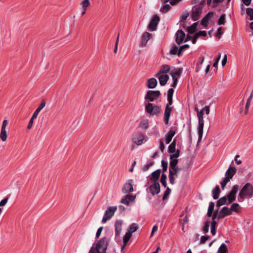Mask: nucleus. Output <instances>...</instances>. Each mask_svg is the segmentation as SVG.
I'll list each match as a JSON object with an SVG mask.
<instances>
[{"instance_id":"473e14b6","label":"nucleus","mask_w":253,"mask_h":253,"mask_svg":"<svg viewBox=\"0 0 253 253\" xmlns=\"http://www.w3.org/2000/svg\"><path fill=\"white\" fill-rule=\"evenodd\" d=\"M153 104L151 103H148L145 106V111L148 113L153 115Z\"/></svg>"},{"instance_id":"423d86ee","label":"nucleus","mask_w":253,"mask_h":253,"mask_svg":"<svg viewBox=\"0 0 253 253\" xmlns=\"http://www.w3.org/2000/svg\"><path fill=\"white\" fill-rule=\"evenodd\" d=\"M202 12V6L196 5L192 8L191 16L194 21L197 20Z\"/></svg>"},{"instance_id":"49530a36","label":"nucleus","mask_w":253,"mask_h":253,"mask_svg":"<svg viewBox=\"0 0 253 253\" xmlns=\"http://www.w3.org/2000/svg\"><path fill=\"white\" fill-rule=\"evenodd\" d=\"M210 224V222L209 221H207L204 224V226L203 228V231L205 233H207L209 231V226Z\"/></svg>"},{"instance_id":"0e129e2a","label":"nucleus","mask_w":253,"mask_h":253,"mask_svg":"<svg viewBox=\"0 0 253 253\" xmlns=\"http://www.w3.org/2000/svg\"><path fill=\"white\" fill-rule=\"evenodd\" d=\"M204 109L203 108L201 111H198L197 113V117L198 119H204L203 118V114H204Z\"/></svg>"},{"instance_id":"4d7b16f0","label":"nucleus","mask_w":253,"mask_h":253,"mask_svg":"<svg viewBox=\"0 0 253 253\" xmlns=\"http://www.w3.org/2000/svg\"><path fill=\"white\" fill-rule=\"evenodd\" d=\"M154 163L153 162H151L149 164L145 165L142 168L143 170L144 171H147V170H148V169L150 168V167H151V166H152L154 165Z\"/></svg>"},{"instance_id":"20e7f679","label":"nucleus","mask_w":253,"mask_h":253,"mask_svg":"<svg viewBox=\"0 0 253 253\" xmlns=\"http://www.w3.org/2000/svg\"><path fill=\"white\" fill-rule=\"evenodd\" d=\"M123 221L122 220H118L115 223V240L117 242L119 241V237L122 231V225Z\"/></svg>"},{"instance_id":"bf43d9fd","label":"nucleus","mask_w":253,"mask_h":253,"mask_svg":"<svg viewBox=\"0 0 253 253\" xmlns=\"http://www.w3.org/2000/svg\"><path fill=\"white\" fill-rule=\"evenodd\" d=\"M175 176L172 175V174L170 173V174H169V180L170 183L171 184H174L175 183Z\"/></svg>"},{"instance_id":"680f3d73","label":"nucleus","mask_w":253,"mask_h":253,"mask_svg":"<svg viewBox=\"0 0 253 253\" xmlns=\"http://www.w3.org/2000/svg\"><path fill=\"white\" fill-rule=\"evenodd\" d=\"M162 166L163 167V169L164 171H166L168 169V163L164 160H162Z\"/></svg>"},{"instance_id":"ddd939ff","label":"nucleus","mask_w":253,"mask_h":253,"mask_svg":"<svg viewBox=\"0 0 253 253\" xmlns=\"http://www.w3.org/2000/svg\"><path fill=\"white\" fill-rule=\"evenodd\" d=\"M153 183L149 187V191L152 195H155L160 192V185L159 182Z\"/></svg>"},{"instance_id":"58836bf2","label":"nucleus","mask_w":253,"mask_h":253,"mask_svg":"<svg viewBox=\"0 0 253 253\" xmlns=\"http://www.w3.org/2000/svg\"><path fill=\"white\" fill-rule=\"evenodd\" d=\"M167 175L165 173H163L161 177L160 181L163 186H164L165 187H166L167 186Z\"/></svg>"},{"instance_id":"6e6d98bb","label":"nucleus","mask_w":253,"mask_h":253,"mask_svg":"<svg viewBox=\"0 0 253 253\" xmlns=\"http://www.w3.org/2000/svg\"><path fill=\"white\" fill-rule=\"evenodd\" d=\"M180 151L179 150H177L174 154L170 155V159H175L179 156Z\"/></svg>"},{"instance_id":"774afa93","label":"nucleus","mask_w":253,"mask_h":253,"mask_svg":"<svg viewBox=\"0 0 253 253\" xmlns=\"http://www.w3.org/2000/svg\"><path fill=\"white\" fill-rule=\"evenodd\" d=\"M8 198L6 197L0 202V207L4 206L8 201Z\"/></svg>"},{"instance_id":"a18cd8bd","label":"nucleus","mask_w":253,"mask_h":253,"mask_svg":"<svg viewBox=\"0 0 253 253\" xmlns=\"http://www.w3.org/2000/svg\"><path fill=\"white\" fill-rule=\"evenodd\" d=\"M153 115H158L161 112V107L159 106H157V105L153 106Z\"/></svg>"},{"instance_id":"7ed1b4c3","label":"nucleus","mask_w":253,"mask_h":253,"mask_svg":"<svg viewBox=\"0 0 253 253\" xmlns=\"http://www.w3.org/2000/svg\"><path fill=\"white\" fill-rule=\"evenodd\" d=\"M117 209V207L115 206L109 207L105 212L102 220V223H104L109 220L113 216Z\"/></svg>"},{"instance_id":"9b49d317","label":"nucleus","mask_w":253,"mask_h":253,"mask_svg":"<svg viewBox=\"0 0 253 253\" xmlns=\"http://www.w3.org/2000/svg\"><path fill=\"white\" fill-rule=\"evenodd\" d=\"M8 124V121L6 120H4L2 122L0 134V138L2 141H6L7 139V132L6 130V126Z\"/></svg>"},{"instance_id":"052dcab7","label":"nucleus","mask_w":253,"mask_h":253,"mask_svg":"<svg viewBox=\"0 0 253 253\" xmlns=\"http://www.w3.org/2000/svg\"><path fill=\"white\" fill-rule=\"evenodd\" d=\"M209 23L208 19L204 17L201 22V24L205 27H207L208 26Z\"/></svg>"},{"instance_id":"c756f323","label":"nucleus","mask_w":253,"mask_h":253,"mask_svg":"<svg viewBox=\"0 0 253 253\" xmlns=\"http://www.w3.org/2000/svg\"><path fill=\"white\" fill-rule=\"evenodd\" d=\"M228 250L226 245L224 244H221L217 250V253H228Z\"/></svg>"},{"instance_id":"f03ea898","label":"nucleus","mask_w":253,"mask_h":253,"mask_svg":"<svg viewBox=\"0 0 253 253\" xmlns=\"http://www.w3.org/2000/svg\"><path fill=\"white\" fill-rule=\"evenodd\" d=\"M253 196V185L250 183H246L240 191L238 195V201H243L245 197L251 198Z\"/></svg>"},{"instance_id":"603ef678","label":"nucleus","mask_w":253,"mask_h":253,"mask_svg":"<svg viewBox=\"0 0 253 253\" xmlns=\"http://www.w3.org/2000/svg\"><path fill=\"white\" fill-rule=\"evenodd\" d=\"M247 14L250 17V20H253V9L248 8L247 9Z\"/></svg>"},{"instance_id":"e433bc0d","label":"nucleus","mask_w":253,"mask_h":253,"mask_svg":"<svg viewBox=\"0 0 253 253\" xmlns=\"http://www.w3.org/2000/svg\"><path fill=\"white\" fill-rule=\"evenodd\" d=\"M90 1L89 0H83L80 3L82 6V9H87V7L90 5Z\"/></svg>"},{"instance_id":"cd10ccee","label":"nucleus","mask_w":253,"mask_h":253,"mask_svg":"<svg viewBox=\"0 0 253 253\" xmlns=\"http://www.w3.org/2000/svg\"><path fill=\"white\" fill-rule=\"evenodd\" d=\"M198 23H194L191 26L187 28L188 32L190 34H194L197 30Z\"/></svg>"},{"instance_id":"a19ab883","label":"nucleus","mask_w":253,"mask_h":253,"mask_svg":"<svg viewBox=\"0 0 253 253\" xmlns=\"http://www.w3.org/2000/svg\"><path fill=\"white\" fill-rule=\"evenodd\" d=\"M131 236H132V234L128 232H127L126 233L124 237V239H123V242H124L125 244L127 243V242L130 239Z\"/></svg>"},{"instance_id":"2eb2a0df","label":"nucleus","mask_w":253,"mask_h":253,"mask_svg":"<svg viewBox=\"0 0 253 253\" xmlns=\"http://www.w3.org/2000/svg\"><path fill=\"white\" fill-rule=\"evenodd\" d=\"M135 198V196H133L129 194L126 195L122 198L121 200V203L126 205L128 206L129 203L131 201H134Z\"/></svg>"},{"instance_id":"c85d7f7f","label":"nucleus","mask_w":253,"mask_h":253,"mask_svg":"<svg viewBox=\"0 0 253 253\" xmlns=\"http://www.w3.org/2000/svg\"><path fill=\"white\" fill-rule=\"evenodd\" d=\"M175 132L174 131L170 130L169 131V132L168 134L167 135L166 138V143L167 144H169L171 142L172 138L173 137V136L175 135Z\"/></svg>"},{"instance_id":"f257e3e1","label":"nucleus","mask_w":253,"mask_h":253,"mask_svg":"<svg viewBox=\"0 0 253 253\" xmlns=\"http://www.w3.org/2000/svg\"><path fill=\"white\" fill-rule=\"evenodd\" d=\"M109 240L106 237L100 239L95 247H92L89 253H106Z\"/></svg>"},{"instance_id":"4c0bfd02","label":"nucleus","mask_w":253,"mask_h":253,"mask_svg":"<svg viewBox=\"0 0 253 253\" xmlns=\"http://www.w3.org/2000/svg\"><path fill=\"white\" fill-rule=\"evenodd\" d=\"M176 142L174 140L169 146V152L173 153L175 151Z\"/></svg>"},{"instance_id":"f8f14e48","label":"nucleus","mask_w":253,"mask_h":253,"mask_svg":"<svg viewBox=\"0 0 253 253\" xmlns=\"http://www.w3.org/2000/svg\"><path fill=\"white\" fill-rule=\"evenodd\" d=\"M144 139V136L140 132L136 133L132 138V142L137 145H141Z\"/></svg>"},{"instance_id":"dca6fc26","label":"nucleus","mask_w":253,"mask_h":253,"mask_svg":"<svg viewBox=\"0 0 253 253\" xmlns=\"http://www.w3.org/2000/svg\"><path fill=\"white\" fill-rule=\"evenodd\" d=\"M152 37L151 34H150L148 32H145L142 37L141 44L140 45L141 47H144L146 46L148 41L150 40Z\"/></svg>"},{"instance_id":"a878e982","label":"nucleus","mask_w":253,"mask_h":253,"mask_svg":"<svg viewBox=\"0 0 253 253\" xmlns=\"http://www.w3.org/2000/svg\"><path fill=\"white\" fill-rule=\"evenodd\" d=\"M229 203L228 202V200L227 199V197L225 196V197L221 198L220 199H219V200H218L217 201V203H216V206L219 208L222 205H224L225 204L227 205Z\"/></svg>"},{"instance_id":"864d4df0","label":"nucleus","mask_w":253,"mask_h":253,"mask_svg":"<svg viewBox=\"0 0 253 253\" xmlns=\"http://www.w3.org/2000/svg\"><path fill=\"white\" fill-rule=\"evenodd\" d=\"M189 47L188 44H184L181 46L178 49V55L180 56L182 51L185 49L188 48Z\"/></svg>"},{"instance_id":"0eeeda50","label":"nucleus","mask_w":253,"mask_h":253,"mask_svg":"<svg viewBox=\"0 0 253 253\" xmlns=\"http://www.w3.org/2000/svg\"><path fill=\"white\" fill-rule=\"evenodd\" d=\"M238 190V186L237 185H234L232 190L226 196L228 200L229 204L232 203L236 199V194Z\"/></svg>"},{"instance_id":"b1692460","label":"nucleus","mask_w":253,"mask_h":253,"mask_svg":"<svg viewBox=\"0 0 253 253\" xmlns=\"http://www.w3.org/2000/svg\"><path fill=\"white\" fill-rule=\"evenodd\" d=\"M157 85V81L155 78H151L147 80V86L149 88H154Z\"/></svg>"},{"instance_id":"393cba45","label":"nucleus","mask_w":253,"mask_h":253,"mask_svg":"<svg viewBox=\"0 0 253 253\" xmlns=\"http://www.w3.org/2000/svg\"><path fill=\"white\" fill-rule=\"evenodd\" d=\"M220 190L218 185H216L215 187L212 190V197L214 199L216 200L218 199Z\"/></svg>"},{"instance_id":"ea45409f","label":"nucleus","mask_w":253,"mask_h":253,"mask_svg":"<svg viewBox=\"0 0 253 253\" xmlns=\"http://www.w3.org/2000/svg\"><path fill=\"white\" fill-rule=\"evenodd\" d=\"M217 224V222L215 220L212 221L211 222V233L213 235H215L216 234L215 226Z\"/></svg>"},{"instance_id":"e2e57ef3","label":"nucleus","mask_w":253,"mask_h":253,"mask_svg":"<svg viewBox=\"0 0 253 253\" xmlns=\"http://www.w3.org/2000/svg\"><path fill=\"white\" fill-rule=\"evenodd\" d=\"M35 118H33V116H32L31 119L29 121V122L28 123V126H27V128L30 129L32 128V126H33V123H34V120L35 119Z\"/></svg>"},{"instance_id":"3c124183","label":"nucleus","mask_w":253,"mask_h":253,"mask_svg":"<svg viewBox=\"0 0 253 253\" xmlns=\"http://www.w3.org/2000/svg\"><path fill=\"white\" fill-rule=\"evenodd\" d=\"M239 207V205L237 203H234L233 204L229 210H230V211H234L237 212L238 211V208Z\"/></svg>"},{"instance_id":"13d9d810","label":"nucleus","mask_w":253,"mask_h":253,"mask_svg":"<svg viewBox=\"0 0 253 253\" xmlns=\"http://www.w3.org/2000/svg\"><path fill=\"white\" fill-rule=\"evenodd\" d=\"M210 239V236H203L201 238L200 243L202 244H205L206 242Z\"/></svg>"},{"instance_id":"09e8293b","label":"nucleus","mask_w":253,"mask_h":253,"mask_svg":"<svg viewBox=\"0 0 253 253\" xmlns=\"http://www.w3.org/2000/svg\"><path fill=\"white\" fill-rule=\"evenodd\" d=\"M140 126L144 129H147L149 126L148 122L147 120H143L141 122Z\"/></svg>"},{"instance_id":"39448f33","label":"nucleus","mask_w":253,"mask_h":253,"mask_svg":"<svg viewBox=\"0 0 253 253\" xmlns=\"http://www.w3.org/2000/svg\"><path fill=\"white\" fill-rule=\"evenodd\" d=\"M160 95L161 93L159 90H149L145 96V99H148L150 101H153L155 99L158 98Z\"/></svg>"},{"instance_id":"aec40b11","label":"nucleus","mask_w":253,"mask_h":253,"mask_svg":"<svg viewBox=\"0 0 253 253\" xmlns=\"http://www.w3.org/2000/svg\"><path fill=\"white\" fill-rule=\"evenodd\" d=\"M237 171V169L234 167H230L228 168L225 173V178H228L230 180L235 175Z\"/></svg>"},{"instance_id":"9d476101","label":"nucleus","mask_w":253,"mask_h":253,"mask_svg":"<svg viewBox=\"0 0 253 253\" xmlns=\"http://www.w3.org/2000/svg\"><path fill=\"white\" fill-rule=\"evenodd\" d=\"M160 18L159 16L157 15H154L148 25L149 30L151 31L156 30Z\"/></svg>"},{"instance_id":"6e6552de","label":"nucleus","mask_w":253,"mask_h":253,"mask_svg":"<svg viewBox=\"0 0 253 253\" xmlns=\"http://www.w3.org/2000/svg\"><path fill=\"white\" fill-rule=\"evenodd\" d=\"M182 69L180 68H178L176 69H175L174 71H172L170 73V74L172 77L173 83L171 84V86L173 87H175V86L177 85L178 79L177 77H179L181 73Z\"/></svg>"},{"instance_id":"79ce46f5","label":"nucleus","mask_w":253,"mask_h":253,"mask_svg":"<svg viewBox=\"0 0 253 253\" xmlns=\"http://www.w3.org/2000/svg\"><path fill=\"white\" fill-rule=\"evenodd\" d=\"M181 169L177 168L175 169H172L171 170L169 169V174H172V175L177 177L178 176V171L180 170Z\"/></svg>"},{"instance_id":"bb28decb","label":"nucleus","mask_w":253,"mask_h":253,"mask_svg":"<svg viewBox=\"0 0 253 253\" xmlns=\"http://www.w3.org/2000/svg\"><path fill=\"white\" fill-rule=\"evenodd\" d=\"M174 92V89L173 88H170L168 91V100L169 105H171L172 104V96Z\"/></svg>"},{"instance_id":"1a4fd4ad","label":"nucleus","mask_w":253,"mask_h":253,"mask_svg":"<svg viewBox=\"0 0 253 253\" xmlns=\"http://www.w3.org/2000/svg\"><path fill=\"white\" fill-rule=\"evenodd\" d=\"M132 182V179H129L124 184L122 188L123 193H131L133 191Z\"/></svg>"},{"instance_id":"4be33fe9","label":"nucleus","mask_w":253,"mask_h":253,"mask_svg":"<svg viewBox=\"0 0 253 253\" xmlns=\"http://www.w3.org/2000/svg\"><path fill=\"white\" fill-rule=\"evenodd\" d=\"M159 83L161 85L164 86L166 84L169 80V76L168 75L161 74L158 76Z\"/></svg>"},{"instance_id":"5701e85b","label":"nucleus","mask_w":253,"mask_h":253,"mask_svg":"<svg viewBox=\"0 0 253 253\" xmlns=\"http://www.w3.org/2000/svg\"><path fill=\"white\" fill-rule=\"evenodd\" d=\"M45 101L44 100H43L41 102V104L39 105V106L37 108V109L35 110L34 114H33L32 116L33 118H37L39 113L41 111V110L44 107V106H45Z\"/></svg>"},{"instance_id":"f704fd0d","label":"nucleus","mask_w":253,"mask_h":253,"mask_svg":"<svg viewBox=\"0 0 253 253\" xmlns=\"http://www.w3.org/2000/svg\"><path fill=\"white\" fill-rule=\"evenodd\" d=\"M138 228V226L136 223H132L129 226L128 232L132 234L137 230Z\"/></svg>"},{"instance_id":"c03bdc74","label":"nucleus","mask_w":253,"mask_h":253,"mask_svg":"<svg viewBox=\"0 0 253 253\" xmlns=\"http://www.w3.org/2000/svg\"><path fill=\"white\" fill-rule=\"evenodd\" d=\"M170 8L171 7L169 4H166L163 6V7H162L160 9V11L164 13H167L169 10Z\"/></svg>"},{"instance_id":"7c9ffc66","label":"nucleus","mask_w":253,"mask_h":253,"mask_svg":"<svg viewBox=\"0 0 253 253\" xmlns=\"http://www.w3.org/2000/svg\"><path fill=\"white\" fill-rule=\"evenodd\" d=\"M169 168V169L171 170L172 169L178 168L177 165L178 164L177 159H170Z\"/></svg>"},{"instance_id":"c9c22d12","label":"nucleus","mask_w":253,"mask_h":253,"mask_svg":"<svg viewBox=\"0 0 253 253\" xmlns=\"http://www.w3.org/2000/svg\"><path fill=\"white\" fill-rule=\"evenodd\" d=\"M220 211H221V212H222V214L224 215L225 216L226 215H229L231 214L230 210L228 207H226L222 208Z\"/></svg>"},{"instance_id":"412c9836","label":"nucleus","mask_w":253,"mask_h":253,"mask_svg":"<svg viewBox=\"0 0 253 253\" xmlns=\"http://www.w3.org/2000/svg\"><path fill=\"white\" fill-rule=\"evenodd\" d=\"M161 172V170L159 169L152 173L150 179L152 182H158V180L160 177Z\"/></svg>"},{"instance_id":"de8ad7c7","label":"nucleus","mask_w":253,"mask_h":253,"mask_svg":"<svg viewBox=\"0 0 253 253\" xmlns=\"http://www.w3.org/2000/svg\"><path fill=\"white\" fill-rule=\"evenodd\" d=\"M225 23V15L224 14H222L219 17L218 24V25H224Z\"/></svg>"},{"instance_id":"8fccbe9b","label":"nucleus","mask_w":253,"mask_h":253,"mask_svg":"<svg viewBox=\"0 0 253 253\" xmlns=\"http://www.w3.org/2000/svg\"><path fill=\"white\" fill-rule=\"evenodd\" d=\"M171 192V189L169 187H167L166 191L164 193L163 199V200H165L168 199L169 195L170 194Z\"/></svg>"},{"instance_id":"5fc2aeb1","label":"nucleus","mask_w":253,"mask_h":253,"mask_svg":"<svg viewBox=\"0 0 253 253\" xmlns=\"http://www.w3.org/2000/svg\"><path fill=\"white\" fill-rule=\"evenodd\" d=\"M229 181L228 178H224L223 181L220 182L222 190L224 189L225 187Z\"/></svg>"},{"instance_id":"f3484780","label":"nucleus","mask_w":253,"mask_h":253,"mask_svg":"<svg viewBox=\"0 0 253 253\" xmlns=\"http://www.w3.org/2000/svg\"><path fill=\"white\" fill-rule=\"evenodd\" d=\"M170 67L169 65L164 64L163 65L159 70V71L155 75V77H158L161 75H167L166 74L170 71Z\"/></svg>"},{"instance_id":"69168bd1","label":"nucleus","mask_w":253,"mask_h":253,"mask_svg":"<svg viewBox=\"0 0 253 253\" xmlns=\"http://www.w3.org/2000/svg\"><path fill=\"white\" fill-rule=\"evenodd\" d=\"M198 37L200 36L206 37L207 36V32L205 31H201L196 34Z\"/></svg>"},{"instance_id":"4468645a","label":"nucleus","mask_w":253,"mask_h":253,"mask_svg":"<svg viewBox=\"0 0 253 253\" xmlns=\"http://www.w3.org/2000/svg\"><path fill=\"white\" fill-rule=\"evenodd\" d=\"M204 125V119H198V133L199 135V141L201 140L203 133V128Z\"/></svg>"},{"instance_id":"37998d69","label":"nucleus","mask_w":253,"mask_h":253,"mask_svg":"<svg viewBox=\"0 0 253 253\" xmlns=\"http://www.w3.org/2000/svg\"><path fill=\"white\" fill-rule=\"evenodd\" d=\"M178 47L177 46L174 45L170 49L169 52V54L170 55H175L176 54H178Z\"/></svg>"},{"instance_id":"338daca9","label":"nucleus","mask_w":253,"mask_h":253,"mask_svg":"<svg viewBox=\"0 0 253 253\" xmlns=\"http://www.w3.org/2000/svg\"><path fill=\"white\" fill-rule=\"evenodd\" d=\"M189 12L187 11H185L181 16V18L182 20H185L189 16Z\"/></svg>"},{"instance_id":"72a5a7b5","label":"nucleus","mask_w":253,"mask_h":253,"mask_svg":"<svg viewBox=\"0 0 253 253\" xmlns=\"http://www.w3.org/2000/svg\"><path fill=\"white\" fill-rule=\"evenodd\" d=\"M153 104L151 103H148L145 106V111L148 113L153 115Z\"/></svg>"},{"instance_id":"a211bd4d","label":"nucleus","mask_w":253,"mask_h":253,"mask_svg":"<svg viewBox=\"0 0 253 253\" xmlns=\"http://www.w3.org/2000/svg\"><path fill=\"white\" fill-rule=\"evenodd\" d=\"M176 35V42L178 44H180L184 41L185 37V34L182 30H179L177 31Z\"/></svg>"},{"instance_id":"2f4dec72","label":"nucleus","mask_w":253,"mask_h":253,"mask_svg":"<svg viewBox=\"0 0 253 253\" xmlns=\"http://www.w3.org/2000/svg\"><path fill=\"white\" fill-rule=\"evenodd\" d=\"M214 207V204L212 202H211L209 204L208 208L207 215L209 217H211L212 215Z\"/></svg>"},{"instance_id":"6ab92c4d","label":"nucleus","mask_w":253,"mask_h":253,"mask_svg":"<svg viewBox=\"0 0 253 253\" xmlns=\"http://www.w3.org/2000/svg\"><path fill=\"white\" fill-rule=\"evenodd\" d=\"M169 106V104H167L165 110L164 121L166 124L169 123V118L172 110V108Z\"/></svg>"}]
</instances>
